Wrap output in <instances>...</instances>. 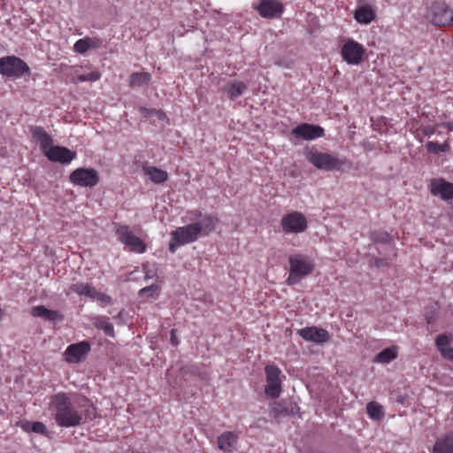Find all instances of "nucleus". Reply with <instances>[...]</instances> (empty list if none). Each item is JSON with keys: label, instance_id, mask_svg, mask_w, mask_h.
I'll use <instances>...</instances> for the list:
<instances>
[{"label": "nucleus", "instance_id": "nucleus-1", "mask_svg": "<svg viewBox=\"0 0 453 453\" xmlns=\"http://www.w3.org/2000/svg\"><path fill=\"white\" fill-rule=\"evenodd\" d=\"M50 410L57 424L64 427L77 426L83 420L94 419L96 415V409L88 399H82L75 409L65 393L57 394L51 397Z\"/></svg>", "mask_w": 453, "mask_h": 453}, {"label": "nucleus", "instance_id": "nucleus-2", "mask_svg": "<svg viewBox=\"0 0 453 453\" xmlns=\"http://www.w3.org/2000/svg\"><path fill=\"white\" fill-rule=\"evenodd\" d=\"M303 155L315 168L325 172L340 171L343 166L350 165L346 157H338L334 154L322 152L316 148L305 149Z\"/></svg>", "mask_w": 453, "mask_h": 453}, {"label": "nucleus", "instance_id": "nucleus-3", "mask_svg": "<svg viewBox=\"0 0 453 453\" xmlns=\"http://www.w3.org/2000/svg\"><path fill=\"white\" fill-rule=\"evenodd\" d=\"M289 274L286 280L289 286L297 284L303 278L313 271L312 261L303 255L289 257Z\"/></svg>", "mask_w": 453, "mask_h": 453}, {"label": "nucleus", "instance_id": "nucleus-4", "mask_svg": "<svg viewBox=\"0 0 453 453\" xmlns=\"http://www.w3.org/2000/svg\"><path fill=\"white\" fill-rule=\"evenodd\" d=\"M426 19L435 26H449L453 23V11L442 1L431 4L426 14Z\"/></svg>", "mask_w": 453, "mask_h": 453}, {"label": "nucleus", "instance_id": "nucleus-5", "mask_svg": "<svg viewBox=\"0 0 453 453\" xmlns=\"http://www.w3.org/2000/svg\"><path fill=\"white\" fill-rule=\"evenodd\" d=\"M171 242L169 243V250L174 253L180 246L194 242L198 239V228L193 223L184 226L177 227L171 233Z\"/></svg>", "mask_w": 453, "mask_h": 453}, {"label": "nucleus", "instance_id": "nucleus-6", "mask_svg": "<svg viewBox=\"0 0 453 453\" xmlns=\"http://www.w3.org/2000/svg\"><path fill=\"white\" fill-rule=\"evenodd\" d=\"M30 72L27 64L15 56L0 58V73L7 77L19 78Z\"/></svg>", "mask_w": 453, "mask_h": 453}, {"label": "nucleus", "instance_id": "nucleus-7", "mask_svg": "<svg viewBox=\"0 0 453 453\" xmlns=\"http://www.w3.org/2000/svg\"><path fill=\"white\" fill-rule=\"evenodd\" d=\"M280 224L286 234H300L307 229V219L303 214L298 211L284 215Z\"/></svg>", "mask_w": 453, "mask_h": 453}, {"label": "nucleus", "instance_id": "nucleus-8", "mask_svg": "<svg viewBox=\"0 0 453 453\" xmlns=\"http://www.w3.org/2000/svg\"><path fill=\"white\" fill-rule=\"evenodd\" d=\"M266 375V386L265 393L271 398H278L281 393V371L274 365H266L265 368Z\"/></svg>", "mask_w": 453, "mask_h": 453}, {"label": "nucleus", "instance_id": "nucleus-9", "mask_svg": "<svg viewBox=\"0 0 453 453\" xmlns=\"http://www.w3.org/2000/svg\"><path fill=\"white\" fill-rule=\"evenodd\" d=\"M117 234L121 242L135 253H143L146 250L145 243L130 230L127 226H119Z\"/></svg>", "mask_w": 453, "mask_h": 453}, {"label": "nucleus", "instance_id": "nucleus-10", "mask_svg": "<svg viewBox=\"0 0 453 453\" xmlns=\"http://www.w3.org/2000/svg\"><path fill=\"white\" fill-rule=\"evenodd\" d=\"M252 8L265 19L279 18L283 12L282 4L277 0H260L254 2Z\"/></svg>", "mask_w": 453, "mask_h": 453}, {"label": "nucleus", "instance_id": "nucleus-11", "mask_svg": "<svg viewBox=\"0 0 453 453\" xmlns=\"http://www.w3.org/2000/svg\"><path fill=\"white\" fill-rule=\"evenodd\" d=\"M73 183L81 187H94L98 181V173L92 168H79L73 171L70 175Z\"/></svg>", "mask_w": 453, "mask_h": 453}, {"label": "nucleus", "instance_id": "nucleus-12", "mask_svg": "<svg viewBox=\"0 0 453 453\" xmlns=\"http://www.w3.org/2000/svg\"><path fill=\"white\" fill-rule=\"evenodd\" d=\"M428 189L434 196L440 197L444 201L453 199V182H448L442 178L431 180Z\"/></svg>", "mask_w": 453, "mask_h": 453}, {"label": "nucleus", "instance_id": "nucleus-13", "mask_svg": "<svg viewBox=\"0 0 453 453\" xmlns=\"http://www.w3.org/2000/svg\"><path fill=\"white\" fill-rule=\"evenodd\" d=\"M364 53V47L353 40L348 41L342 49V58L349 65H358Z\"/></svg>", "mask_w": 453, "mask_h": 453}, {"label": "nucleus", "instance_id": "nucleus-14", "mask_svg": "<svg viewBox=\"0 0 453 453\" xmlns=\"http://www.w3.org/2000/svg\"><path fill=\"white\" fill-rule=\"evenodd\" d=\"M291 134L297 140H314L324 136V129L311 124H300L292 129Z\"/></svg>", "mask_w": 453, "mask_h": 453}, {"label": "nucleus", "instance_id": "nucleus-15", "mask_svg": "<svg viewBox=\"0 0 453 453\" xmlns=\"http://www.w3.org/2000/svg\"><path fill=\"white\" fill-rule=\"evenodd\" d=\"M90 351V344L87 341L71 344L65 352V359L67 363L74 364L83 360Z\"/></svg>", "mask_w": 453, "mask_h": 453}, {"label": "nucleus", "instance_id": "nucleus-16", "mask_svg": "<svg viewBox=\"0 0 453 453\" xmlns=\"http://www.w3.org/2000/svg\"><path fill=\"white\" fill-rule=\"evenodd\" d=\"M194 217L191 219H198L197 222L193 223L198 228V234H210L216 228L218 224L217 217L211 214H202L198 211H195L192 212Z\"/></svg>", "mask_w": 453, "mask_h": 453}, {"label": "nucleus", "instance_id": "nucleus-17", "mask_svg": "<svg viewBox=\"0 0 453 453\" xmlns=\"http://www.w3.org/2000/svg\"><path fill=\"white\" fill-rule=\"evenodd\" d=\"M70 288L73 292L91 299H96L104 303L111 301V297L109 296L97 291L91 284L77 282L72 284Z\"/></svg>", "mask_w": 453, "mask_h": 453}, {"label": "nucleus", "instance_id": "nucleus-18", "mask_svg": "<svg viewBox=\"0 0 453 453\" xmlns=\"http://www.w3.org/2000/svg\"><path fill=\"white\" fill-rule=\"evenodd\" d=\"M45 156L50 161L69 164L75 157V152L65 147L53 146L45 151Z\"/></svg>", "mask_w": 453, "mask_h": 453}, {"label": "nucleus", "instance_id": "nucleus-19", "mask_svg": "<svg viewBox=\"0 0 453 453\" xmlns=\"http://www.w3.org/2000/svg\"><path fill=\"white\" fill-rule=\"evenodd\" d=\"M298 334L305 341L318 343L326 342L329 339V334L326 330L315 326L303 328L299 330Z\"/></svg>", "mask_w": 453, "mask_h": 453}, {"label": "nucleus", "instance_id": "nucleus-20", "mask_svg": "<svg viewBox=\"0 0 453 453\" xmlns=\"http://www.w3.org/2000/svg\"><path fill=\"white\" fill-rule=\"evenodd\" d=\"M33 138L39 143L41 150L45 153L50 148L53 147L52 138L41 127H31Z\"/></svg>", "mask_w": 453, "mask_h": 453}, {"label": "nucleus", "instance_id": "nucleus-21", "mask_svg": "<svg viewBox=\"0 0 453 453\" xmlns=\"http://www.w3.org/2000/svg\"><path fill=\"white\" fill-rule=\"evenodd\" d=\"M238 441V434L234 432H225L218 437L219 448L226 452L235 449Z\"/></svg>", "mask_w": 453, "mask_h": 453}, {"label": "nucleus", "instance_id": "nucleus-22", "mask_svg": "<svg viewBox=\"0 0 453 453\" xmlns=\"http://www.w3.org/2000/svg\"><path fill=\"white\" fill-rule=\"evenodd\" d=\"M432 453H453V432L437 439Z\"/></svg>", "mask_w": 453, "mask_h": 453}, {"label": "nucleus", "instance_id": "nucleus-23", "mask_svg": "<svg viewBox=\"0 0 453 453\" xmlns=\"http://www.w3.org/2000/svg\"><path fill=\"white\" fill-rule=\"evenodd\" d=\"M247 89V86L240 81H233L226 83L224 87V91L228 95V96L234 100L240 96H242L245 90Z\"/></svg>", "mask_w": 453, "mask_h": 453}, {"label": "nucleus", "instance_id": "nucleus-24", "mask_svg": "<svg viewBox=\"0 0 453 453\" xmlns=\"http://www.w3.org/2000/svg\"><path fill=\"white\" fill-rule=\"evenodd\" d=\"M31 313L34 317H41L52 322L62 319L58 311L49 310L42 305L33 307Z\"/></svg>", "mask_w": 453, "mask_h": 453}, {"label": "nucleus", "instance_id": "nucleus-25", "mask_svg": "<svg viewBox=\"0 0 453 453\" xmlns=\"http://www.w3.org/2000/svg\"><path fill=\"white\" fill-rule=\"evenodd\" d=\"M143 173L152 182L156 184L165 182L168 177V174L165 171L156 166H145L143 167Z\"/></svg>", "mask_w": 453, "mask_h": 453}, {"label": "nucleus", "instance_id": "nucleus-26", "mask_svg": "<svg viewBox=\"0 0 453 453\" xmlns=\"http://www.w3.org/2000/svg\"><path fill=\"white\" fill-rule=\"evenodd\" d=\"M375 18L374 12L369 5H363L355 12V19L359 23L369 24Z\"/></svg>", "mask_w": 453, "mask_h": 453}, {"label": "nucleus", "instance_id": "nucleus-27", "mask_svg": "<svg viewBox=\"0 0 453 453\" xmlns=\"http://www.w3.org/2000/svg\"><path fill=\"white\" fill-rule=\"evenodd\" d=\"M151 81V75L149 73H133L129 76L128 84L131 88L142 87L147 85Z\"/></svg>", "mask_w": 453, "mask_h": 453}, {"label": "nucleus", "instance_id": "nucleus-28", "mask_svg": "<svg viewBox=\"0 0 453 453\" xmlns=\"http://www.w3.org/2000/svg\"><path fill=\"white\" fill-rule=\"evenodd\" d=\"M397 357V349L388 347L381 350L375 357L374 361L381 364H388Z\"/></svg>", "mask_w": 453, "mask_h": 453}, {"label": "nucleus", "instance_id": "nucleus-29", "mask_svg": "<svg viewBox=\"0 0 453 453\" xmlns=\"http://www.w3.org/2000/svg\"><path fill=\"white\" fill-rule=\"evenodd\" d=\"M366 411L368 416L373 420H380L384 417L383 407L377 402L367 403Z\"/></svg>", "mask_w": 453, "mask_h": 453}, {"label": "nucleus", "instance_id": "nucleus-30", "mask_svg": "<svg viewBox=\"0 0 453 453\" xmlns=\"http://www.w3.org/2000/svg\"><path fill=\"white\" fill-rule=\"evenodd\" d=\"M370 239L374 243H384L390 244L392 242V237L388 232L384 231H374L370 234Z\"/></svg>", "mask_w": 453, "mask_h": 453}, {"label": "nucleus", "instance_id": "nucleus-31", "mask_svg": "<svg viewBox=\"0 0 453 453\" xmlns=\"http://www.w3.org/2000/svg\"><path fill=\"white\" fill-rule=\"evenodd\" d=\"M426 148L430 153L447 152L449 150V144L445 142L443 143H438L436 142L428 141L426 143Z\"/></svg>", "mask_w": 453, "mask_h": 453}, {"label": "nucleus", "instance_id": "nucleus-32", "mask_svg": "<svg viewBox=\"0 0 453 453\" xmlns=\"http://www.w3.org/2000/svg\"><path fill=\"white\" fill-rule=\"evenodd\" d=\"M23 428L26 430V431H32L35 434H46L48 430H47V427L46 426L42 423V422H26L24 425H23Z\"/></svg>", "mask_w": 453, "mask_h": 453}, {"label": "nucleus", "instance_id": "nucleus-33", "mask_svg": "<svg viewBox=\"0 0 453 453\" xmlns=\"http://www.w3.org/2000/svg\"><path fill=\"white\" fill-rule=\"evenodd\" d=\"M453 335H447L444 334H438L435 339V345L439 352L441 351V349L449 347V345L451 343Z\"/></svg>", "mask_w": 453, "mask_h": 453}, {"label": "nucleus", "instance_id": "nucleus-34", "mask_svg": "<svg viewBox=\"0 0 453 453\" xmlns=\"http://www.w3.org/2000/svg\"><path fill=\"white\" fill-rule=\"evenodd\" d=\"M96 327L99 330L104 331V333L110 336H114V328L111 323L108 322L107 320L102 319L98 320L95 324Z\"/></svg>", "mask_w": 453, "mask_h": 453}, {"label": "nucleus", "instance_id": "nucleus-35", "mask_svg": "<svg viewBox=\"0 0 453 453\" xmlns=\"http://www.w3.org/2000/svg\"><path fill=\"white\" fill-rule=\"evenodd\" d=\"M100 78H101V73L98 71H93L87 74L78 75L75 78L74 82L79 83V82H85V81H98Z\"/></svg>", "mask_w": 453, "mask_h": 453}, {"label": "nucleus", "instance_id": "nucleus-36", "mask_svg": "<svg viewBox=\"0 0 453 453\" xmlns=\"http://www.w3.org/2000/svg\"><path fill=\"white\" fill-rule=\"evenodd\" d=\"M73 50L79 54H85L88 50V42L87 37L79 39L73 45Z\"/></svg>", "mask_w": 453, "mask_h": 453}, {"label": "nucleus", "instance_id": "nucleus-37", "mask_svg": "<svg viewBox=\"0 0 453 453\" xmlns=\"http://www.w3.org/2000/svg\"><path fill=\"white\" fill-rule=\"evenodd\" d=\"M272 414L273 417L277 418L280 416H287L289 414V411L283 406V403H277L272 409Z\"/></svg>", "mask_w": 453, "mask_h": 453}, {"label": "nucleus", "instance_id": "nucleus-38", "mask_svg": "<svg viewBox=\"0 0 453 453\" xmlns=\"http://www.w3.org/2000/svg\"><path fill=\"white\" fill-rule=\"evenodd\" d=\"M157 290H158L157 285L152 284V285H150L149 287H145V288H142L139 291V295L141 296H152Z\"/></svg>", "mask_w": 453, "mask_h": 453}, {"label": "nucleus", "instance_id": "nucleus-39", "mask_svg": "<svg viewBox=\"0 0 453 453\" xmlns=\"http://www.w3.org/2000/svg\"><path fill=\"white\" fill-rule=\"evenodd\" d=\"M87 39L89 49H100L103 45V42L99 38L87 36Z\"/></svg>", "mask_w": 453, "mask_h": 453}, {"label": "nucleus", "instance_id": "nucleus-40", "mask_svg": "<svg viewBox=\"0 0 453 453\" xmlns=\"http://www.w3.org/2000/svg\"><path fill=\"white\" fill-rule=\"evenodd\" d=\"M441 355L449 360H453V348L447 347L440 351Z\"/></svg>", "mask_w": 453, "mask_h": 453}, {"label": "nucleus", "instance_id": "nucleus-41", "mask_svg": "<svg viewBox=\"0 0 453 453\" xmlns=\"http://www.w3.org/2000/svg\"><path fill=\"white\" fill-rule=\"evenodd\" d=\"M139 111L145 118L151 117L155 112L154 109H147L145 107H140Z\"/></svg>", "mask_w": 453, "mask_h": 453}, {"label": "nucleus", "instance_id": "nucleus-42", "mask_svg": "<svg viewBox=\"0 0 453 453\" xmlns=\"http://www.w3.org/2000/svg\"><path fill=\"white\" fill-rule=\"evenodd\" d=\"M373 265L380 268V267H383V266H388V261L386 258H378V257H375L374 258V261H373Z\"/></svg>", "mask_w": 453, "mask_h": 453}, {"label": "nucleus", "instance_id": "nucleus-43", "mask_svg": "<svg viewBox=\"0 0 453 453\" xmlns=\"http://www.w3.org/2000/svg\"><path fill=\"white\" fill-rule=\"evenodd\" d=\"M171 342L174 346H177L180 343V341H179V339L176 336V330L175 329H172L171 330Z\"/></svg>", "mask_w": 453, "mask_h": 453}, {"label": "nucleus", "instance_id": "nucleus-44", "mask_svg": "<svg viewBox=\"0 0 453 453\" xmlns=\"http://www.w3.org/2000/svg\"><path fill=\"white\" fill-rule=\"evenodd\" d=\"M154 114H156L157 116V118L160 119H164L165 118V113L162 111H156L155 110Z\"/></svg>", "mask_w": 453, "mask_h": 453}, {"label": "nucleus", "instance_id": "nucleus-45", "mask_svg": "<svg viewBox=\"0 0 453 453\" xmlns=\"http://www.w3.org/2000/svg\"><path fill=\"white\" fill-rule=\"evenodd\" d=\"M441 126L446 127L450 131H453V122L443 123Z\"/></svg>", "mask_w": 453, "mask_h": 453}, {"label": "nucleus", "instance_id": "nucleus-46", "mask_svg": "<svg viewBox=\"0 0 453 453\" xmlns=\"http://www.w3.org/2000/svg\"><path fill=\"white\" fill-rule=\"evenodd\" d=\"M427 323H431L432 322V318H427Z\"/></svg>", "mask_w": 453, "mask_h": 453}]
</instances>
